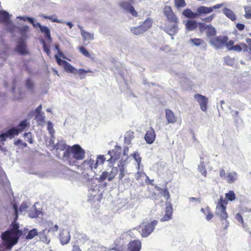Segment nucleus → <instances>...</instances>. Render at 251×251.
<instances>
[{
    "label": "nucleus",
    "instance_id": "19",
    "mask_svg": "<svg viewBox=\"0 0 251 251\" xmlns=\"http://www.w3.org/2000/svg\"><path fill=\"white\" fill-rule=\"evenodd\" d=\"M166 118L168 123H175L177 120L174 112L170 109L165 110Z\"/></svg>",
    "mask_w": 251,
    "mask_h": 251
},
{
    "label": "nucleus",
    "instance_id": "31",
    "mask_svg": "<svg viewBox=\"0 0 251 251\" xmlns=\"http://www.w3.org/2000/svg\"><path fill=\"white\" fill-rule=\"evenodd\" d=\"M131 31L133 34L136 35H139L141 34H143L145 32L141 25L131 28Z\"/></svg>",
    "mask_w": 251,
    "mask_h": 251
},
{
    "label": "nucleus",
    "instance_id": "1",
    "mask_svg": "<svg viewBox=\"0 0 251 251\" xmlns=\"http://www.w3.org/2000/svg\"><path fill=\"white\" fill-rule=\"evenodd\" d=\"M85 151L80 145L75 144L72 146H68L66 151L63 153V157L71 166L76 165L77 161L85 158Z\"/></svg>",
    "mask_w": 251,
    "mask_h": 251
},
{
    "label": "nucleus",
    "instance_id": "58",
    "mask_svg": "<svg viewBox=\"0 0 251 251\" xmlns=\"http://www.w3.org/2000/svg\"><path fill=\"white\" fill-rule=\"evenodd\" d=\"M77 73L81 75H84L87 73H92V71L90 70H85L83 69H79L78 71L77 70Z\"/></svg>",
    "mask_w": 251,
    "mask_h": 251
},
{
    "label": "nucleus",
    "instance_id": "36",
    "mask_svg": "<svg viewBox=\"0 0 251 251\" xmlns=\"http://www.w3.org/2000/svg\"><path fill=\"white\" fill-rule=\"evenodd\" d=\"M40 17L43 18L45 19H48L50 20L52 22L57 23H62V22L60 20H58L57 18H53L52 16H47L44 14H42L40 15Z\"/></svg>",
    "mask_w": 251,
    "mask_h": 251
},
{
    "label": "nucleus",
    "instance_id": "12",
    "mask_svg": "<svg viewBox=\"0 0 251 251\" xmlns=\"http://www.w3.org/2000/svg\"><path fill=\"white\" fill-rule=\"evenodd\" d=\"M117 169L118 178L120 180H122L127 172L126 168V163L124 162V161L121 160L118 165Z\"/></svg>",
    "mask_w": 251,
    "mask_h": 251
},
{
    "label": "nucleus",
    "instance_id": "28",
    "mask_svg": "<svg viewBox=\"0 0 251 251\" xmlns=\"http://www.w3.org/2000/svg\"><path fill=\"white\" fill-rule=\"evenodd\" d=\"M152 24V21L150 18H147L143 23L141 25V26L143 28L145 31H146L149 28H150Z\"/></svg>",
    "mask_w": 251,
    "mask_h": 251
},
{
    "label": "nucleus",
    "instance_id": "49",
    "mask_svg": "<svg viewBox=\"0 0 251 251\" xmlns=\"http://www.w3.org/2000/svg\"><path fill=\"white\" fill-rule=\"evenodd\" d=\"M42 43H43L44 51L47 53V54L48 56H50V49L49 48V47L48 46L46 45V44L45 43V42L44 41H42Z\"/></svg>",
    "mask_w": 251,
    "mask_h": 251
},
{
    "label": "nucleus",
    "instance_id": "62",
    "mask_svg": "<svg viewBox=\"0 0 251 251\" xmlns=\"http://www.w3.org/2000/svg\"><path fill=\"white\" fill-rule=\"evenodd\" d=\"M27 208V206L25 202H23L20 206L19 210L21 212H22L23 211H25Z\"/></svg>",
    "mask_w": 251,
    "mask_h": 251
},
{
    "label": "nucleus",
    "instance_id": "29",
    "mask_svg": "<svg viewBox=\"0 0 251 251\" xmlns=\"http://www.w3.org/2000/svg\"><path fill=\"white\" fill-rule=\"evenodd\" d=\"M81 34L84 40H92L94 39V34L87 32L84 30H81Z\"/></svg>",
    "mask_w": 251,
    "mask_h": 251
},
{
    "label": "nucleus",
    "instance_id": "55",
    "mask_svg": "<svg viewBox=\"0 0 251 251\" xmlns=\"http://www.w3.org/2000/svg\"><path fill=\"white\" fill-rule=\"evenodd\" d=\"M35 119L37 121L44 122H45V116L43 115L41 113H38L35 115Z\"/></svg>",
    "mask_w": 251,
    "mask_h": 251
},
{
    "label": "nucleus",
    "instance_id": "45",
    "mask_svg": "<svg viewBox=\"0 0 251 251\" xmlns=\"http://www.w3.org/2000/svg\"><path fill=\"white\" fill-rule=\"evenodd\" d=\"M198 26H199L200 31L201 32H203L204 31L207 29L208 25H206L204 23L200 22L198 23Z\"/></svg>",
    "mask_w": 251,
    "mask_h": 251
},
{
    "label": "nucleus",
    "instance_id": "25",
    "mask_svg": "<svg viewBox=\"0 0 251 251\" xmlns=\"http://www.w3.org/2000/svg\"><path fill=\"white\" fill-rule=\"evenodd\" d=\"M201 210L205 215L206 219L207 221H210L214 216V215L209 206L201 208Z\"/></svg>",
    "mask_w": 251,
    "mask_h": 251
},
{
    "label": "nucleus",
    "instance_id": "60",
    "mask_svg": "<svg viewBox=\"0 0 251 251\" xmlns=\"http://www.w3.org/2000/svg\"><path fill=\"white\" fill-rule=\"evenodd\" d=\"M234 42L233 40H230L228 42L227 41L226 43H225V46H226L228 49L229 48L234 46Z\"/></svg>",
    "mask_w": 251,
    "mask_h": 251
},
{
    "label": "nucleus",
    "instance_id": "17",
    "mask_svg": "<svg viewBox=\"0 0 251 251\" xmlns=\"http://www.w3.org/2000/svg\"><path fill=\"white\" fill-rule=\"evenodd\" d=\"M229 50H234L237 52H240L242 50L244 52L248 51V45L244 43H240L239 45H234L233 47L228 49Z\"/></svg>",
    "mask_w": 251,
    "mask_h": 251
},
{
    "label": "nucleus",
    "instance_id": "38",
    "mask_svg": "<svg viewBox=\"0 0 251 251\" xmlns=\"http://www.w3.org/2000/svg\"><path fill=\"white\" fill-rule=\"evenodd\" d=\"M244 8L245 12V18L247 19H251V6H245Z\"/></svg>",
    "mask_w": 251,
    "mask_h": 251
},
{
    "label": "nucleus",
    "instance_id": "4",
    "mask_svg": "<svg viewBox=\"0 0 251 251\" xmlns=\"http://www.w3.org/2000/svg\"><path fill=\"white\" fill-rule=\"evenodd\" d=\"M20 237L15 233L8 230L5 231L1 234L2 246L6 249H11L12 246L17 244Z\"/></svg>",
    "mask_w": 251,
    "mask_h": 251
},
{
    "label": "nucleus",
    "instance_id": "18",
    "mask_svg": "<svg viewBox=\"0 0 251 251\" xmlns=\"http://www.w3.org/2000/svg\"><path fill=\"white\" fill-rule=\"evenodd\" d=\"M141 243L138 240H134L130 242L128 245V251H140Z\"/></svg>",
    "mask_w": 251,
    "mask_h": 251
},
{
    "label": "nucleus",
    "instance_id": "11",
    "mask_svg": "<svg viewBox=\"0 0 251 251\" xmlns=\"http://www.w3.org/2000/svg\"><path fill=\"white\" fill-rule=\"evenodd\" d=\"M120 6L124 10L129 13L134 17L138 16V13L131 3L128 1H122L119 4Z\"/></svg>",
    "mask_w": 251,
    "mask_h": 251
},
{
    "label": "nucleus",
    "instance_id": "63",
    "mask_svg": "<svg viewBox=\"0 0 251 251\" xmlns=\"http://www.w3.org/2000/svg\"><path fill=\"white\" fill-rule=\"evenodd\" d=\"M246 41L249 45V53L251 54V39L248 38L246 39Z\"/></svg>",
    "mask_w": 251,
    "mask_h": 251
},
{
    "label": "nucleus",
    "instance_id": "44",
    "mask_svg": "<svg viewBox=\"0 0 251 251\" xmlns=\"http://www.w3.org/2000/svg\"><path fill=\"white\" fill-rule=\"evenodd\" d=\"M78 50L81 52V54H82L84 56L87 57H90V54L89 52V51L86 50V49L83 47L80 46L78 47Z\"/></svg>",
    "mask_w": 251,
    "mask_h": 251
},
{
    "label": "nucleus",
    "instance_id": "42",
    "mask_svg": "<svg viewBox=\"0 0 251 251\" xmlns=\"http://www.w3.org/2000/svg\"><path fill=\"white\" fill-rule=\"evenodd\" d=\"M25 86L26 88L31 91L34 89V83L30 78H28L25 82Z\"/></svg>",
    "mask_w": 251,
    "mask_h": 251
},
{
    "label": "nucleus",
    "instance_id": "61",
    "mask_svg": "<svg viewBox=\"0 0 251 251\" xmlns=\"http://www.w3.org/2000/svg\"><path fill=\"white\" fill-rule=\"evenodd\" d=\"M236 26L237 29L240 31H242L245 28V25L243 24L237 23Z\"/></svg>",
    "mask_w": 251,
    "mask_h": 251
},
{
    "label": "nucleus",
    "instance_id": "50",
    "mask_svg": "<svg viewBox=\"0 0 251 251\" xmlns=\"http://www.w3.org/2000/svg\"><path fill=\"white\" fill-rule=\"evenodd\" d=\"M48 130L50 134H53L54 133L53 125L50 122H48L47 124Z\"/></svg>",
    "mask_w": 251,
    "mask_h": 251
},
{
    "label": "nucleus",
    "instance_id": "54",
    "mask_svg": "<svg viewBox=\"0 0 251 251\" xmlns=\"http://www.w3.org/2000/svg\"><path fill=\"white\" fill-rule=\"evenodd\" d=\"M131 155L134 158L136 161L139 164L141 161V158L139 156V154L137 152H134V153L131 154Z\"/></svg>",
    "mask_w": 251,
    "mask_h": 251
},
{
    "label": "nucleus",
    "instance_id": "40",
    "mask_svg": "<svg viewBox=\"0 0 251 251\" xmlns=\"http://www.w3.org/2000/svg\"><path fill=\"white\" fill-rule=\"evenodd\" d=\"M37 230L35 228H34L29 231L28 233L26 236V238L27 239H31L37 235Z\"/></svg>",
    "mask_w": 251,
    "mask_h": 251
},
{
    "label": "nucleus",
    "instance_id": "9",
    "mask_svg": "<svg viewBox=\"0 0 251 251\" xmlns=\"http://www.w3.org/2000/svg\"><path fill=\"white\" fill-rule=\"evenodd\" d=\"M13 208L14 209V214L15 216V221L11 224V226H12V228L8 230L12 232L15 233L18 235L21 236V235L22 234V231L21 230H19V226L18 224L16 223V221L17 220L18 217V207L16 204H14Z\"/></svg>",
    "mask_w": 251,
    "mask_h": 251
},
{
    "label": "nucleus",
    "instance_id": "46",
    "mask_svg": "<svg viewBox=\"0 0 251 251\" xmlns=\"http://www.w3.org/2000/svg\"><path fill=\"white\" fill-rule=\"evenodd\" d=\"M55 58L57 64L60 66H62L63 67L67 62V61L60 59L57 54L55 55Z\"/></svg>",
    "mask_w": 251,
    "mask_h": 251
},
{
    "label": "nucleus",
    "instance_id": "16",
    "mask_svg": "<svg viewBox=\"0 0 251 251\" xmlns=\"http://www.w3.org/2000/svg\"><path fill=\"white\" fill-rule=\"evenodd\" d=\"M69 232L66 230H63L59 234V239L62 245H64L69 243L70 240Z\"/></svg>",
    "mask_w": 251,
    "mask_h": 251
},
{
    "label": "nucleus",
    "instance_id": "26",
    "mask_svg": "<svg viewBox=\"0 0 251 251\" xmlns=\"http://www.w3.org/2000/svg\"><path fill=\"white\" fill-rule=\"evenodd\" d=\"M198 23L194 20H188L185 24L186 28L188 31H192L198 27Z\"/></svg>",
    "mask_w": 251,
    "mask_h": 251
},
{
    "label": "nucleus",
    "instance_id": "6",
    "mask_svg": "<svg viewBox=\"0 0 251 251\" xmlns=\"http://www.w3.org/2000/svg\"><path fill=\"white\" fill-rule=\"evenodd\" d=\"M121 152L122 147L118 145H116L114 149L108 151V154L110 156V158L107 160L109 163L113 165L118 160L121 156Z\"/></svg>",
    "mask_w": 251,
    "mask_h": 251
},
{
    "label": "nucleus",
    "instance_id": "10",
    "mask_svg": "<svg viewBox=\"0 0 251 251\" xmlns=\"http://www.w3.org/2000/svg\"><path fill=\"white\" fill-rule=\"evenodd\" d=\"M194 98L199 102L201 109L202 111H206L208 102L207 98L201 94H197L194 95Z\"/></svg>",
    "mask_w": 251,
    "mask_h": 251
},
{
    "label": "nucleus",
    "instance_id": "32",
    "mask_svg": "<svg viewBox=\"0 0 251 251\" xmlns=\"http://www.w3.org/2000/svg\"><path fill=\"white\" fill-rule=\"evenodd\" d=\"M215 28L211 25H209L206 29V35L208 37L214 36L216 35Z\"/></svg>",
    "mask_w": 251,
    "mask_h": 251
},
{
    "label": "nucleus",
    "instance_id": "59",
    "mask_svg": "<svg viewBox=\"0 0 251 251\" xmlns=\"http://www.w3.org/2000/svg\"><path fill=\"white\" fill-rule=\"evenodd\" d=\"M108 173L107 172H104L102 173V174L100 176V179L101 181H103L106 179L107 178H108Z\"/></svg>",
    "mask_w": 251,
    "mask_h": 251
},
{
    "label": "nucleus",
    "instance_id": "53",
    "mask_svg": "<svg viewBox=\"0 0 251 251\" xmlns=\"http://www.w3.org/2000/svg\"><path fill=\"white\" fill-rule=\"evenodd\" d=\"M89 164H90V167L92 170L93 169H95L97 168L98 166V162L96 161L95 162L94 160L91 159L89 161Z\"/></svg>",
    "mask_w": 251,
    "mask_h": 251
},
{
    "label": "nucleus",
    "instance_id": "43",
    "mask_svg": "<svg viewBox=\"0 0 251 251\" xmlns=\"http://www.w3.org/2000/svg\"><path fill=\"white\" fill-rule=\"evenodd\" d=\"M190 42L196 46H199L202 44L204 43V41L202 39L200 38H194L190 39Z\"/></svg>",
    "mask_w": 251,
    "mask_h": 251
},
{
    "label": "nucleus",
    "instance_id": "15",
    "mask_svg": "<svg viewBox=\"0 0 251 251\" xmlns=\"http://www.w3.org/2000/svg\"><path fill=\"white\" fill-rule=\"evenodd\" d=\"M16 50L17 52L21 54H26L27 53L26 46L23 38H20L19 39Z\"/></svg>",
    "mask_w": 251,
    "mask_h": 251
},
{
    "label": "nucleus",
    "instance_id": "23",
    "mask_svg": "<svg viewBox=\"0 0 251 251\" xmlns=\"http://www.w3.org/2000/svg\"><path fill=\"white\" fill-rule=\"evenodd\" d=\"M41 32L44 34L45 38L50 44L52 42L50 29L46 26H43L40 29Z\"/></svg>",
    "mask_w": 251,
    "mask_h": 251
},
{
    "label": "nucleus",
    "instance_id": "35",
    "mask_svg": "<svg viewBox=\"0 0 251 251\" xmlns=\"http://www.w3.org/2000/svg\"><path fill=\"white\" fill-rule=\"evenodd\" d=\"M118 175V169L117 167H113L111 171L109 173V176L108 177V180L111 181L113 180L116 176Z\"/></svg>",
    "mask_w": 251,
    "mask_h": 251
},
{
    "label": "nucleus",
    "instance_id": "51",
    "mask_svg": "<svg viewBox=\"0 0 251 251\" xmlns=\"http://www.w3.org/2000/svg\"><path fill=\"white\" fill-rule=\"evenodd\" d=\"M215 16V15L214 14H212L207 17L203 18L202 21L206 23H210L213 20Z\"/></svg>",
    "mask_w": 251,
    "mask_h": 251
},
{
    "label": "nucleus",
    "instance_id": "21",
    "mask_svg": "<svg viewBox=\"0 0 251 251\" xmlns=\"http://www.w3.org/2000/svg\"><path fill=\"white\" fill-rule=\"evenodd\" d=\"M69 146L67 145V144L63 141H60L57 142V143L53 146L52 149L51 150H56V151H66V150L67 149Z\"/></svg>",
    "mask_w": 251,
    "mask_h": 251
},
{
    "label": "nucleus",
    "instance_id": "39",
    "mask_svg": "<svg viewBox=\"0 0 251 251\" xmlns=\"http://www.w3.org/2000/svg\"><path fill=\"white\" fill-rule=\"evenodd\" d=\"M174 3L177 8L184 7L186 5L185 0H174Z\"/></svg>",
    "mask_w": 251,
    "mask_h": 251
},
{
    "label": "nucleus",
    "instance_id": "41",
    "mask_svg": "<svg viewBox=\"0 0 251 251\" xmlns=\"http://www.w3.org/2000/svg\"><path fill=\"white\" fill-rule=\"evenodd\" d=\"M27 126V121L26 120H24L22 121L20 124L18 126V131H19V133L24 130Z\"/></svg>",
    "mask_w": 251,
    "mask_h": 251
},
{
    "label": "nucleus",
    "instance_id": "37",
    "mask_svg": "<svg viewBox=\"0 0 251 251\" xmlns=\"http://www.w3.org/2000/svg\"><path fill=\"white\" fill-rule=\"evenodd\" d=\"M156 189L159 191H161L162 195L166 198V199L167 201H168L170 199V195L169 194V192L168 191V190L167 189H162L160 187H155Z\"/></svg>",
    "mask_w": 251,
    "mask_h": 251
},
{
    "label": "nucleus",
    "instance_id": "34",
    "mask_svg": "<svg viewBox=\"0 0 251 251\" xmlns=\"http://www.w3.org/2000/svg\"><path fill=\"white\" fill-rule=\"evenodd\" d=\"M198 170L201 174V175L204 176L206 177L207 176V171L206 169V167L205 166L204 163L203 162H201L200 165L198 166Z\"/></svg>",
    "mask_w": 251,
    "mask_h": 251
},
{
    "label": "nucleus",
    "instance_id": "3",
    "mask_svg": "<svg viewBox=\"0 0 251 251\" xmlns=\"http://www.w3.org/2000/svg\"><path fill=\"white\" fill-rule=\"evenodd\" d=\"M225 196L226 199H224L223 197L221 196L218 200L216 204L215 214L222 220H225L226 222H227L226 219L228 217V215L226 212V205L228 203L227 200L233 201L235 200L236 196L234 191L232 190L226 193Z\"/></svg>",
    "mask_w": 251,
    "mask_h": 251
},
{
    "label": "nucleus",
    "instance_id": "33",
    "mask_svg": "<svg viewBox=\"0 0 251 251\" xmlns=\"http://www.w3.org/2000/svg\"><path fill=\"white\" fill-rule=\"evenodd\" d=\"M182 14L187 18H195L197 17V13H193L192 10L190 9L187 8L183 10Z\"/></svg>",
    "mask_w": 251,
    "mask_h": 251
},
{
    "label": "nucleus",
    "instance_id": "8",
    "mask_svg": "<svg viewBox=\"0 0 251 251\" xmlns=\"http://www.w3.org/2000/svg\"><path fill=\"white\" fill-rule=\"evenodd\" d=\"M226 36H219L214 37L210 41V43L217 49L222 48L228 41Z\"/></svg>",
    "mask_w": 251,
    "mask_h": 251
},
{
    "label": "nucleus",
    "instance_id": "22",
    "mask_svg": "<svg viewBox=\"0 0 251 251\" xmlns=\"http://www.w3.org/2000/svg\"><path fill=\"white\" fill-rule=\"evenodd\" d=\"M173 212V208L171 205L166 206L165 209V214L164 216L161 219V222L167 221L172 218Z\"/></svg>",
    "mask_w": 251,
    "mask_h": 251
},
{
    "label": "nucleus",
    "instance_id": "48",
    "mask_svg": "<svg viewBox=\"0 0 251 251\" xmlns=\"http://www.w3.org/2000/svg\"><path fill=\"white\" fill-rule=\"evenodd\" d=\"M235 219H236V220L240 223L241 224V225L244 226V220H243V217L241 215V214L239 213H237L236 215H235Z\"/></svg>",
    "mask_w": 251,
    "mask_h": 251
},
{
    "label": "nucleus",
    "instance_id": "2",
    "mask_svg": "<svg viewBox=\"0 0 251 251\" xmlns=\"http://www.w3.org/2000/svg\"><path fill=\"white\" fill-rule=\"evenodd\" d=\"M163 14L168 22L165 24L164 31L170 35H174L178 31L179 20L170 6L166 5L163 8Z\"/></svg>",
    "mask_w": 251,
    "mask_h": 251
},
{
    "label": "nucleus",
    "instance_id": "27",
    "mask_svg": "<svg viewBox=\"0 0 251 251\" xmlns=\"http://www.w3.org/2000/svg\"><path fill=\"white\" fill-rule=\"evenodd\" d=\"M223 13L227 17L232 21H235L236 19L234 12L228 8H225L223 10Z\"/></svg>",
    "mask_w": 251,
    "mask_h": 251
},
{
    "label": "nucleus",
    "instance_id": "30",
    "mask_svg": "<svg viewBox=\"0 0 251 251\" xmlns=\"http://www.w3.org/2000/svg\"><path fill=\"white\" fill-rule=\"evenodd\" d=\"M64 68L65 71L67 72H70L74 74L77 73V70L68 62L64 66Z\"/></svg>",
    "mask_w": 251,
    "mask_h": 251
},
{
    "label": "nucleus",
    "instance_id": "57",
    "mask_svg": "<svg viewBox=\"0 0 251 251\" xmlns=\"http://www.w3.org/2000/svg\"><path fill=\"white\" fill-rule=\"evenodd\" d=\"M220 176L223 179H226V171L223 168H221L220 170Z\"/></svg>",
    "mask_w": 251,
    "mask_h": 251
},
{
    "label": "nucleus",
    "instance_id": "52",
    "mask_svg": "<svg viewBox=\"0 0 251 251\" xmlns=\"http://www.w3.org/2000/svg\"><path fill=\"white\" fill-rule=\"evenodd\" d=\"M24 137L25 138H27V140L30 144L33 143V139L32 137V135L30 132L25 133L24 134Z\"/></svg>",
    "mask_w": 251,
    "mask_h": 251
},
{
    "label": "nucleus",
    "instance_id": "13",
    "mask_svg": "<svg viewBox=\"0 0 251 251\" xmlns=\"http://www.w3.org/2000/svg\"><path fill=\"white\" fill-rule=\"evenodd\" d=\"M19 133V131L16 127H13L9 129L8 131L5 132L0 135V137L2 140H5L6 138H13L15 135H17Z\"/></svg>",
    "mask_w": 251,
    "mask_h": 251
},
{
    "label": "nucleus",
    "instance_id": "14",
    "mask_svg": "<svg viewBox=\"0 0 251 251\" xmlns=\"http://www.w3.org/2000/svg\"><path fill=\"white\" fill-rule=\"evenodd\" d=\"M155 137L156 134L153 128L150 127V128L147 131L144 138L148 144H151L155 140Z\"/></svg>",
    "mask_w": 251,
    "mask_h": 251
},
{
    "label": "nucleus",
    "instance_id": "47",
    "mask_svg": "<svg viewBox=\"0 0 251 251\" xmlns=\"http://www.w3.org/2000/svg\"><path fill=\"white\" fill-rule=\"evenodd\" d=\"M105 160V158L104 155H100L98 156L96 162H98V165H102Z\"/></svg>",
    "mask_w": 251,
    "mask_h": 251
},
{
    "label": "nucleus",
    "instance_id": "56",
    "mask_svg": "<svg viewBox=\"0 0 251 251\" xmlns=\"http://www.w3.org/2000/svg\"><path fill=\"white\" fill-rule=\"evenodd\" d=\"M225 62L227 65L232 66L233 63V59L230 58L229 57H227L225 59Z\"/></svg>",
    "mask_w": 251,
    "mask_h": 251
},
{
    "label": "nucleus",
    "instance_id": "7",
    "mask_svg": "<svg viewBox=\"0 0 251 251\" xmlns=\"http://www.w3.org/2000/svg\"><path fill=\"white\" fill-rule=\"evenodd\" d=\"M223 6V3L217 4L212 7L200 6L197 9V15L200 16L209 14L213 12L214 9H219Z\"/></svg>",
    "mask_w": 251,
    "mask_h": 251
},
{
    "label": "nucleus",
    "instance_id": "64",
    "mask_svg": "<svg viewBox=\"0 0 251 251\" xmlns=\"http://www.w3.org/2000/svg\"><path fill=\"white\" fill-rule=\"evenodd\" d=\"M72 251H81V250L79 248V247L77 245H74L73 247V249Z\"/></svg>",
    "mask_w": 251,
    "mask_h": 251
},
{
    "label": "nucleus",
    "instance_id": "20",
    "mask_svg": "<svg viewBox=\"0 0 251 251\" xmlns=\"http://www.w3.org/2000/svg\"><path fill=\"white\" fill-rule=\"evenodd\" d=\"M0 23L8 25L11 23L10 15L5 11H0Z\"/></svg>",
    "mask_w": 251,
    "mask_h": 251
},
{
    "label": "nucleus",
    "instance_id": "5",
    "mask_svg": "<svg viewBox=\"0 0 251 251\" xmlns=\"http://www.w3.org/2000/svg\"><path fill=\"white\" fill-rule=\"evenodd\" d=\"M157 224L156 220H154L151 223H142L139 227L142 236L144 237L148 236L152 232Z\"/></svg>",
    "mask_w": 251,
    "mask_h": 251
},
{
    "label": "nucleus",
    "instance_id": "24",
    "mask_svg": "<svg viewBox=\"0 0 251 251\" xmlns=\"http://www.w3.org/2000/svg\"><path fill=\"white\" fill-rule=\"evenodd\" d=\"M237 178H238L237 174L235 172H232L228 173L227 174L226 180L227 182H228V183H233L236 180H237Z\"/></svg>",
    "mask_w": 251,
    "mask_h": 251
}]
</instances>
